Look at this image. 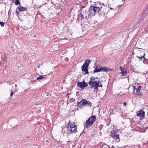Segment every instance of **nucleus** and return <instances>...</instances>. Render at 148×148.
<instances>
[{
	"instance_id": "nucleus-1",
	"label": "nucleus",
	"mask_w": 148,
	"mask_h": 148,
	"mask_svg": "<svg viewBox=\"0 0 148 148\" xmlns=\"http://www.w3.org/2000/svg\"><path fill=\"white\" fill-rule=\"evenodd\" d=\"M96 120V116H95L92 115L86 121L85 124V128H86L89 126H90L92 125Z\"/></svg>"
},
{
	"instance_id": "nucleus-2",
	"label": "nucleus",
	"mask_w": 148,
	"mask_h": 148,
	"mask_svg": "<svg viewBox=\"0 0 148 148\" xmlns=\"http://www.w3.org/2000/svg\"><path fill=\"white\" fill-rule=\"evenodd\" d=\"M68 124V128L69 130L70 133L72 134L76 132L77 126L75 125L72 123L70 121L69 122Z\"/></svg>"
},
{
	"instance_id": "nucleus-3",
	"label": "nucleus",
	"mask_w": 148,
	"mask_h": 148,
	"mask_svg": "<svg viewBox=\"0 0 148 148\" xmlns=\"http://www.w3.org/2000/svg\"><path fill=\"white\" fill-rule=\"evenodd\" d=\"M110 136L112 138L117 140V141H119V136L117 132L114 130H112L111 132Z\"/></svg>"
},
{
	"instance_id": "nucleus-4",
	"label": "nucleus",
	"mask_w": 148,
	"mask_h": 148,
	"mask_svg": "<svg viewBox=\"0 0 148 148\" xmlns=\"http://www.w3.org/2000/svg\"><path fill=\"white\" fill-rule=\"evenodd\" d=\"M17 9L18 10V11L17 10H16V14L17 16H18L23 11L25 10H26L27 8L25 7H23L21 5H19Z\"/></svg>"
},
{
	"instance_id": "nucleus-5",
	"label": "nucleus",
	"mask_w": 148,
	"mask_h": 148,
	"mask_svg": "<svg viewBox=\"0 0 148 148\" xmlns=\"http://www.w3.org/2000/svg\"><path fill=\"white\" fill-rule=\"evenodd\" d=\"M99 84H100V82L98 80H96L92 84H90L89 85L91 87L94 88V90L95 91V90H98V87L99 86Z\"/></svg>"
},
{
	"instance_id": "nucleus-6",
	"label": "nucleus",
	"mask_w": 148,
	"mask_h": 148,
	"mask_svg": "<svg viewBox=\"0 0 148 148\" xmlns=\"http://www.w3.org/2000/svg\"><path fill=\"white\" fill-rule=\"evenodd\" d=\"M77 86L79 87H80L82 89H84V87H87L88 86L87 83L85 82V81L84 80L82 82H78L77 83Z\"/></svg>"
},
{
	"instance_id": "nucleus-7",
	"label": "nucleus",
	"mask_w": 148,
	"mask_h": 148,
	"mask_svg": "<svg viewBox=\"0 0 148 148\" xmlns=\"http://www.w3.org/2000/svg\"><path fill=\"white\" fill-rule=\"evenodd\" d=\"M136 113V116L139 119H141L142 118L145 117V112L144 111L141 110L137 111Z\"/></svg>"
},
{
	"instance_id": "nucleus-8",
	"label": "nucleus",
	"mask_w": 148,
	"mask_h": 148,
	"mask_svg": "<svg viewBox=\"0 0 148 148\" xmlns=\"http://www.w3.org/2000/svg\"><path fill=\"white\" fill-rule=\"evenodd\" d=\"M133 93L136 95H140L141 94V86H139L138 87V88L136 89L135 88V86H133Z\"/></svg>"
},
{
	"instance_id": "nucleus-9",
	"label": "nucleus",
	"mask_w": 148,
	"mask_h": 148,
	"mask_svg": "<svg viewBox=\"0 0 148 148\" xmlns=\"http://www.w3.org/2000/svg\"><path fill=\"white\" fill-rule=\"evenodd\" d=\"M90 8H91L93 11L95 13V14L96 13L98 14L100 10V8L98 7L91 6Z\"/></svg>"
},
{
	"instance_id": "nucleus-10",
	"label": "nucleus",
	"mask_w": 148,
	"mask_h": 148,
	"mask_svg": "<svg viewBox=\"0 0 148 148\" xmlns=\"http://www.w3.org/2000/svg\"><path fill=\"white\" fill-rule=\"evenodd\" d=\"M88 66H87L85 64H83L82 67L81 69L82 71L85 72V74H88Z\"/></svg>"
},
{
	"instance_id": "nucleus-11",
	"label": "nucleus",
	"mask_w": 148,
	"mask_h": 148,
	"mask_svg": "<svg viewBox=\"0 0 148 148\" xmlns=\"http://www.w3.org/2000/svg\"><path fill=\"white\" fill-rule=\"evenodd\" d=\"M139 59L143 60V63L145 64H148V60L147 59H145V56H137Z\"/></svg>"
},
{
	"instance_id": "nucleus-12",
	"label": "nucleus",
	"mask_w": 148,
	"mask_h": 148,
	"mask_svg": "<svg viewBox=\"0 0 148 148\" xmlns=\"http://www.w3.org/2000/svg\"><path fill=\"white\" fill-rule=\"evenodd\" d=\"M28 15V13L27 12V9L26 10H25L23 11L22 12H21V13L19 14V15L21 16V17H23L25 16H27Z\"/></svg>"
},
{
	"instance_id": "nucleus-13",
	"label": "nucleus",
	"mask_w": 148,
	"mask_h": 148,
	"mask_svg": "<svg viewBox=\"0 0 148 148\" xmlns=\"http://www.w3.org/2000/svg\"><path fill=\"white\" fill-rule=\"evenodd\" d=\"M86 101V99H82V100H81L80 102H77V104L79 106V105L80 106H79L80 107L81 106L83 105V106H84L85 102Z\"/></svg>"
},
{
	"instance_id": "nucleus-14",
	"label": "nucleus",
	"mask_w": 148,
	"mask_h": 148,
	"mask_svg": "<svg viewBox=\"0 0 148 148\" xmlns=\"http://www.w3.org/2000/svg\"><path fill=\"white\" fill-rule=\"evenodd\" d=\"M84 106L89 107H91L92 106L91 102L89 101H87L86 100V101H85Z\"/></svg>"
},
{
	"instance_id": "nucleus-15",
	"label": "nucleus",
	"mask_w": 148,
	"mask_h": 148,
	"mask_svg": "<svg viewBox=\"0 0 148 148\" xmlns=\"http://www.w3.org/2000/svg\"><path fill=\"white\" fill-rule=\"evenodd\" d=\"M96 80L95 78L94 77H91L90 78V81L88 82V84L90 85V84H92L93 82L95 81Z\"/></svg>"
},
{
	"instance_id": "nucleus-16",
	"label": "nucleus",
	"mask_w": 148,
	"mask_h": 148,
	"mask_svg": "<svg viewBox=\"0 0 148 148\" xmlns=\"http://www.w3.org/2000/svg\"><path fill=\"white\" fill-rule=\"evenodd\" d=\"M101 8H100L98 14L99 15H101L103 16H105L106 12L103 11L101 10Z\"/></svg>"
},
{
	"instance_id": "nucleus-17",
	"label": "nucleus",
	"mask_w": 148,
	"mask_h": 148,
	"mask_svg": "<svg viewBox=\"0 0 148 148\" xmlns=\"http://www.w3.org/2000/svg\"><path fill=\"white\" fill-rule=\"evenodd\" d=\"M88 12H89L90 15L93 16L95 15V13L93 11L91 8H90Z\"/></svg>"
},
{
	"instance_id": "nucleus-18",
	"label": "nucleus",
	"mask_w": 148,
	"mask_h": 148,
	"mask_svg": "<svg viewBox=\"0 0 148 148\" xmlns=\"http://www.w3.org/2000/svg\"><path fill=\"white\" fill-rule=\"evenodd\" d=\"M100 66H99V67L97 66L95 70L93 71V73L96 72H99L100 71H102L101 70L100 68H99Z\"/></svg>"
},
{
	"instance_id": "nucleus-19",
	"label": "nucleus",
	"mask_w": 148,
	"mask_h": 148,
	"mask_svg": "<svg viewBox=\"0 0 148 148\" xmlns=\"http://www.w3.org/2000/svg\"><path fill=\"white\" fill-rule=\"evenodd\" d=\"M86 15V14H84V12H81L80 13V15L79 16L81 17V19H82L84 18V17Z\"/></svg>"
},
{
	"instance_id": "nucleus-20",
	"label": "nucleus",
	"mask_w": 148,
	"mask_h": 148,
	"mask_svg": "<svg viewBox=\"0 0 148 148\" xmlns=\"http://www.w3.org/2000/svg\"><path fill=\"white\" fill-rule=\"evenodd\" d=\"M121 73L122 74L123 76H124L127 74V72L126 70H124L123 71H121Z\"/></svg>"
},
{
	"instance_id": "nucleus-21",
	"label": "nucleus",
	"mask_w": 148,
	"mask_h": 148,
	"mask_svg": "<svg viewBox=\"0 0 148 148\" xmlns=\"http://www.w3.org/2000/svg\"><path fill=\"white\" fill-rule=\"evenodd\" d=\"M44 76L45 75H41L38 77H37L36 79L38 80H40L41 79H42L45 77H44Z\"/></svg>"
},
{
	"instance_id": "nucleus-22",
	"label": "nucleus",
	"mask_w": 148,
	"mask_h": 148,
	"mask_svg": "<svg viewBox=\"0 0 148 148\" xmlns=\"http://www.w3.org/2000/svg\"><path fill=\"white\" fill-rule=\"evenodd\" d=\"M90 60H86L85 63H84V64H85V65H86L87 66H89V64L90 62Z\"/></svg>"
},
{
	"instance_id": "nucleus-23",
	"label": "nucleus",
	"mask_w": 148,
	"mask_h": 148,
	"mask_svg": "<svg viewBox=\"0 0 148 148\" xmlns=\"http://www.w3.org/2000/svg\"><path fill=\"white\" fill-rule=\"evenodd\" d=\"M12 1H15L14 2L15 4L16 5H18V4H20V2L19 0H12Z\"/></svg>"
},
{
	"instance_id": "nucleus-24",
	"label": "nucleus",
	"mask_w": 148,
	"mask_h": 148,
	"mask_svg": "<svg viewBox=\"0 0 148 148\" xmlns=\"http://www.w3.org/2000/svg\"><path fill=\"white\" fill-rule=\"evenodd\" d=\"M100 69H101V70L102 71V70H103L104 71H107V68L105 67H101Z\"/></svg>"
},
{
	"instance_id": "nucleus-25",
	"label": "nucleus",
	"mask_w": 148,
	"mask_h": 148,
	"mask_svg": "<svg viewBox=\"0 0 148 148\" xmlns=\"http://www.w3.org/2000/svg\"><path fill=\"white\" fill-rule=\"evenodd\" d=\"M4 22H0V25L2 27H3L4 26Z\"/></svg>"
},
{
	"instance_id": "nucleus-26",
	"label": "nucleus",
	"mask_w": 148,
	"mask_h": 148,
	"mask_svg": "<svg viewBox=\"0 0 148 148\" xmlns=\"http://www.w3.org/2000/svg\"><path fill=\"white\" fill-rule=\"evenodd\" d=\"M119 69L121 71H123V70H124V68L123 67H121V66L120 67Z\"/></svg>"
},
{
	"instance_id": "nucleus-27",
	"label": "nucleus",
	"mask_w": 148,
	"mask_h": 148,
	"mask_svg": "<svg viewBox=\"0 0 148 148\" xmlns=\"http://www.w3.org/2000/svg\"><path fill=\"white\" fill-rule=\"evenodd\" d=\"M54 46H55V45H53L52 47L53 48V49H54V50H58V47H57V48L55 49H54Z\"/></svg>"
},
{
	"instance_id": "nucleus-28",
	"label": "nucleus",
	"mask_w": 148,
	"mask_h": 148,
	"mask_svg": "<svg viewBox=\"0 0 148 148\" xmlns=\"http://www.w3.org/2000/svg\"><path fill=\"white\" fill-rule=\"evenodd\" d=\"M13 91L12 90L11 91V94H10V97H11L12 96V95H13Z\"/></svg>"
},
{
	"instance_id": "nucleus-29",
	"label": "nucleus",
	"mask_w": 148,
	"mask_h": 148,
	"mask_svg": "<svg viewBox=\"0 0 148 148\" xmlns=\"http://www.w3.org/2000/svg\"><path fill=\"white\" fill-rule=\"evenodd\" d=\"M99 87H100L101 88L102 87V85L101 84V83L100 82V84H99Z\"/></svg>"
},
{
	"instance_id": "nucleus-30",
	"label": "nucleus",
	"mask_w": 148,
	"mask_h": 148,
	"mask_svg": "<svg viewBox=\"0 0 148 148\" xmlns=\"http://www.w3.org/2000/svg\"><path fill=\"white\" fill-rule=\"evenodd\" d=\"M7 58L6 56H4L3 58V60L4 61H5L6 60Z\"/></svg>"
},
{
	"instance_id": "nucleus-31",
	"label": "nucleus",
	"mask_w": 148,
	"mask_h": 148,
	"mask_svg": "<svg viewBox=\"0 0 148 148\" xmlns=\"http://www.w3.org/2000/svg\"><path fill=\"white\" fill-rule=\"evenodd\" d=\"M142 55H143V56H145V54L144 53V51H143L142 52Z\"/></svg>"
},
{
	"instance_id": "nucleus-32",
	"label": "nucleus",
	"mask_w": 148,
	"mask_h": 148,
	"mask_svg": "<svg viewBox=\"0 0 148 148\" xmlns=\"http://www.w3.org/2000/svg\"><path fill=\"white\" fill-rule=\"evenodd\" d=\"M75 101V99H74L72 98V99H71V101H72V102H73V101Z\"/></svg>"
},
{
	"instance_id": "nucleus-33",
	"label": "nucleus",
	"mask_w": 148,
	"mask_h": 148,
	"mask_svg": "<svg viewBox=\"0 0 148 148\" xmlns=\"http://www.w3.org/2000/svg\"><path fill=\"white\" fill-rule=\"evenodd\" d=\"M127 104V103L126 102H124L123 103L124 106L126 105Z\"/></svg>"
},
{
	"instance_id": "nucleus-34",
	"label": "nucleus",
	"mask_w": 148,
	"mask_h": 148,
	"mask_svg": "<svg viewBox=\"0 0 148 148\" xmlns=\"http://www.w3.org/2000/svg\"><path fill=\"white\" fill-rule=\"evenodd\" d=\"M122 5H119V7H120Z\"/></svg>"
},
{
	"instance_id": "nucleus-35",
	"label": "nucleus",
	"mask_w": 148,
	"mask_h": 148,
	"mask_svg": "<svg viewBox=\"0 0 148 148\" xmlns=\"http://www.w3.org/2000/svg\"><path fill=\"white\" fill-rule=\"evenodd\" d=\"M119 8V5L118 6H117V8Z\"/></svg>"
},
{
	"instance_id": "nucleus-36",
	"label": "nucleus",
	"mask_w": 148,
	"mask_h": 148,
	"mask_svg": "<svg viewBox=\"0 0 148 148\" xmlns=\"http://www.w3.org/2000/svg\"><path fill=\"white\" fill-rule=\"evenodd\" d=\"M96 79H98V77H96Z\"/></svg>"
},
{
	"instance_id": "nucleus-37",
	"label": "nucleus",
	"mask_w": 148,
	"mask_h": 148,
	"mask_svg": "<svg viewBox=\"0 0 148 148\" xmlns=\"http://www.w3.org/2000/svg\"><path fill=\"white\" fill-rule=\"evenodd\" d=\"M15 86H17L16 84Z\"/></svg>"
},
{
	"instance_id": "nucleus-38",
	"label": "nucleus",
	"mask_w": 148,
	"mask_h": 148,
	"mask_svg": "<svg viewBox=\"0 0 148 148\" xmlns=\"http://www.w3.org/2000/svg\"><path fill=\"white\" fill-rule=\"evenodd\" d=\"M110 9H112V8H110Z\"/></svg>"
}]
</instances>
